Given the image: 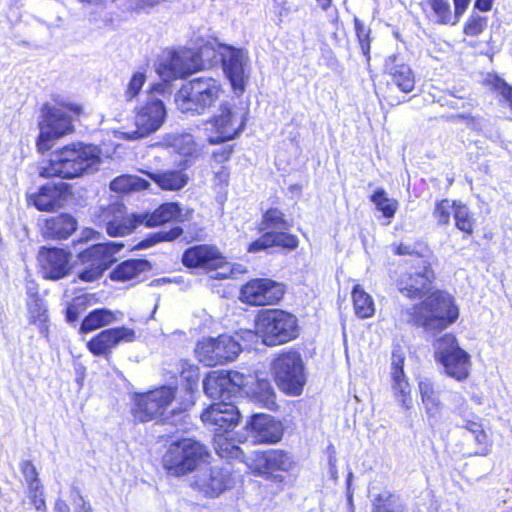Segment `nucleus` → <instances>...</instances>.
Segmentation results:
<instances>
[{
	"mask_svg": "<svg viewBox=\"0 0 512 512\" xmlns=\"http://www.w3.org/2000/svg\"><path fill=\"white\" fill-rule=\"evenodd\" d=\"M165 0H128V9L133 12H150Z\"/></svg>",
	"mask_w": 512,
	"mask_h": 512,
	"instance_id": "obj_56",
	"label": "nucleus"
},
{
	"mask_svg": "<svg viewBox=\"0 0 512 512\" xmlns=\"http://www.w3.org/2000/svg\"><path fill=\"white\" fill-rule=\"evenodd\" d=\"M83 112V107L70 98L55 96L51 102L43 105L39 121L38 151L50 150L53 142L73 132L74 121Z\"/></svg>",
	"mask_w": 512,
	"mask_h": 512,
	"instance_id": "obj_2",
	"label": "nucleus"
},
{
	"mask_svg": "<svg viewBox=\"0 0 512 512\" xmlns=\"http://www.w3.org/2000/svg\"><path fill=\"white\" fill-rule=\"evenodd\" d=\"M76 227V220L72 216L61 214L46 219L42 231L44 236L60 240L67 239Z\"/></svg>",
	"mask_w": 512,
	"mask_h": 512,
	"instance_id": "obj_31",
	"label": "nucleus"
},
{
	"mask_svg": "<svg viewBox=\"0 0 512 512\" xmlns=\"http://www.w3.org/2000/svg\"><path fill=\"white\" fill-rule=\"evenodd\" d=\"M136 333L128 327H116L101 331L87 342L88 350L94 356H103L108 358L113 349L121 342H133Z\"/></svg>",
	"mask_w": 512,
	"mask_h": 512,
	"instance_id": "obj_22",
	"label": "nucleus"
},
{
	"mask_svg": "<svg viewBox=\"0 0 512 512\" xmlns=\"http://www.w3.org/2000/svg\"><path fill=\"white\" fill-rule=\"evenodd\" d=\"M207 457L204 445L192 439H182L169 445L163 456V466L170 475L183 476L197 469Z\"/></svg>",
	"mask_w": 512,
	"mask_h": 512,
	"instance_id": "obj_7",
	"label": "nucleus"
},
{
	"mask_svg": "<svg viewBox=\"0 0 512 512\" xmlns=\"http://www.w3.org/2000/svg\"><path fill=\"white\" fill-rule=\"evenodd\" d=\"M457 203L458 202L456 201L451 202L448 199H443L437 202L433 216L439 225L449 224L451 213L454 214V207L457 205Z\"/></svg>",
	"mask_w": 512,
	"mask_h": 512,
	"instance_id": "obj_53",
	"label": "nucleus"
},
{
	"mask_svg": "<svg viewBox=\"0 0 512 512\" xmlns=\"http://www.w3.org/2000/svg\"><path fill=\"white\" fill-rule=\"evenodd\" d=\"M433 347L435 360L447 376L457 381H463L469 376L470 355L459 346L454 335L444 334L434 341Z\"/></svg>",
	"mask_w": 512,
	"mask_h": 512,
	"instance_id": "obj_8",
	"label": "nucleus"
},
{
	"mask_svg": "<svg viewBox=\"0 0 512 512\" xmlns=\"http://www.w3.org/2000/svg\"><path fill=\"white\" fill-rule=\"evenodd\" d=\"M243 339L256 337L267 346H276L295 339L298 335L297 319L291 313L280 309L262 310L255 320V331H243Z\"/></svg>",
	"mask_w": 512,
	"mask_h": 512,
	"instance_id": "obj_3",
	"label": "nucleus"
},
{
	"mask_svg": "<svg viewBox=\"0 0 512 512\" xmlns=\"http://www.w3.org/2000/svg\"><path fill=\"white\" fill-rule=\"evenodd\" d=\"M219 55L226 78L233 92L240 96L244 93L251 75V63L248 51L230 45H220Z\"/></svg>",
	"mask_w": 512,
	"mask_h": 512,
	"instance_id": "obj_12",
	"label": "nucleus"
},
{
	"mask_svg": "<svg viewBox=\"0 0 512 512\" xmlns=\"http://www.w3.org/2000/svg\"><path fill=\"white\" fill-rule=\"evenodd\" d=\"M426 4L432 10L436 22L454 25L459 21V18L456 21V15L454 16L455 20L452 21V12L448 0H427Z\"/></svg>",
	"mask_w": 512,
	"mask_h": 512,
	"instance_id": "obj_46",
	"label": "nucleus"
},
{
	"mask_svg": "<svg viewBox=\"0 0 512 512\" xmlns=\"http://www.w3.org/2000/svg\"><path fill=\"white\" fill-rule=\"evenodd\" d=\"M469 3L470 0H454L456 20L464 13Z\"/></svg>",
	"mask_w": 512,
	"mask_h": 512,
	"instance_id": "obj_64",
	"label": "nucleus"
},
{
	"mask_svg": "<svg viewBox=\"0 0 512 512\" xmlns=\"http://www.w3.org/2000/svg\"><path fill=\"white\" fill-rule=\"evenodd\" d=\"M180 227H174L169 231H159L149 235L136 245L137 249H146L162 241H173L182 234Z\"/></svg>",
	"mask_w": 512,
	"mask_h": 512,
	"instance_id": "obj_47",
	"label": "nucleus"
},
{
	"mask_svg": "<svg viewBox=\"0 0 512 512\" xmlns=\"http://www.w3.org/2000/svg\"><path fill=\"white\" fill-rule=\"evenodd\" d=\"M214 448L222 458H238L242 451L235 445L234 440L228 432H214Z\"/></svg>",
	"mask_w": 512,
	"mask_h": 512,
	"instance_id": "obj_43",
	"label": "nucleus"
},
{
	"mask_svg": "<svg viewBox=\"0 0 512 512\" xmlns=\"http://www.w3.org/2000/svg\"><path fill=\"white\" fill-rule=\"evenodd\" d=\"M162 190L177 191L182 189L188 183V176L182 171H164L158 173H148Z\"/></svg>",
	"mask_w": 512,
	"mask_h": 512,
	"instance_id": "obj_36",
	"label": "nucleus"
},
{
	"mask_svg": "<svg viewBox=\"0 0 512 512\" xmlns=\"http://www.w3.org/2000/svg\"><path fill=\"white\" fill-rule=\"evenodd\" d=\"M21 472L24 476L25 482H32L40 480L36 467L30 461H24L21 464Z\"/></svg>",
	"mask_w": 512,
	"mask_h": 512,
	"instance_id": "obj_60",
	"label": "nucleus"
},
{
	"mask_svg": "<svg viewBox=\"0 0 512 512\" xmlns=\"http://www.w3.org/2000/svg\"><path fill=\"white\" fill-rule=\"evenodd\" d=\"M73 504L76 512H93L90 503L84 499L78 489L72 491Z\"/></svg>",
	"mask_w": 512,
	"mask_h": 512,
	"instance_id": "obj_59",
	"label": "nucleus"
},
{
	"mask_svg": "<svg viewBox=\"0 0 512 512\" xmlns=\"http://www.w3.org/2000/svg\"><path fill=\"white\" fill-rule=\"evenodd\" d=\"M247 111L234 107L228 102L220 105L218 111L207 122V126L215 132L208 141L211 144L228 141L237 137L245 128Z\"/></svg>",
	"mask_w": 512,
	"mask_h": 512,
	"instance_id": "obj_13",
	"label": "nucleus"
},
{
	"mask_svg": "<svg viewBox=\"0 0 512 512\" xmlns=\"http://www.w3.org/2000/svg\"><path fill=\"white\" fill-rule=\"evenodd\" d=\"M89 20L96 24L105 25V26L112 23L111 15L107 11H104V10H102L99 15L97 13H91Z\"/></svg>",
	"mask_w": 512,
	"mask_h": 512,
	"instance_id": "obj_61",
	"label": "nucleus"
},
{
	"mask_svg": "<svg viewBox=\"0 0 512 512\" xmlns=\"http://www.w3.org/2000/svg\"><path fill=\"white\" fill-rule=\"evenodd\" d=\"M220 80L213 77H197L182 87L175 95V103L182 113L203 115L224 95Z\"/></svg>",
	"mask_w": 512,
	"mask_h": 512,
	"instance_id": "obj_4",
	"label": "nucleus"
},
{
	"mask_svg": "<svg viewBox=\"0 0 512 512\" xmlns=\"http://www.w3.org/2000/svg\"><path fill=\"white\" fill-rule=\"evenodd\" d=\"M243 331L235 335L222 334L218 337H206L198 341L195 353L198 360L205 366H216L232 362L243 350Z\"/></svg>",
	"mask_w": 512,
	"mask_h": 512,
	"instance_id": "obj_6",
	"label": "nucleus"
},
{
	"mask_svg": "<svg viewBox=\"0 0 512 512\" xmlns=\"http://www.w3.org/2000/svg\"><path fill=\"white\" fill-rule=\"evenodd\" d=\"M85 306V298L77 297L66 308V319L68 322H75L78 320L80 311Z\"/></svg>",
	"mask_w": 512,
	"mask_h": 512,
	"instance_id": "obj_57",
	"label": "nucleus"
},
{
	"mask_svg": "<svg viewBox=\"0 0 512 512\" xmlns=\"http://www.w3.org/2000/svg\"><path fill=\"white\" fill-rule=\"evenodd\" d=\"M422 403L426 412L431 417H437L442 410V403L434 385L429 380H421L418 384Z\"/></svg>",
	"mask_w": 512,
	"mask_h": 512,
	"instance_id": "obj_38",
	"label": "nucleus"
},
{
	"mask_svg": "<svg viewBox=\"0 0 512 512\" xmlns=\"http://www.w3.org/2000/svg\"><path fill=\"white\" fill-rule=\"evenodd\" d=\"M100 223L111 237H123L140 225L138 214H128L121 203H113L104 208L100 214Z\"/></svg>",
	"mask_w": 512,
	"mask_h": 512,
	"instance_id": "obj_18",
	"label": "nucleus"
},
{
	"mask_svg": "<svg viewBox=\"0 0 512 512\" xmlns=\"http://www.w3.org/2000/svg\"><path fill=\"white\" fill-rule=\"evenodd\" d=\"M243 383V373L238 371H212L204 382L203 387L207 396L212 399H230L239 393V387Z\"/></svg>",
	"mask_w": 512,
	"mask_h": 512,
	"instance_id": "obj_20",
	"label": "nucleus"
},
{
	"mask_svg": "<svg viewBox=\"0 0 512 512\" xmlns=\"http://www.w3.org/2000/svg\"><path fill=\"white\" fill-rule=\"evenodd\" d=\"M215 42L206 41L196 51L194 50V59L198 62L199 70L209 68L213 65L217 55L220 52L219 46Z\"/></svg>",
	"mask_w": 512,
	"mask_h": 512,
	"instance_id": "obj_44",
	"label": "nucleus"
},
{
	"mask_svg": "<svg viewBox=\"0 0 512 512\" xmlns=\"http://www.w3.org/2000/svg\"><path fill=\"white\" fill-rule=\"evenodd\" d=\"M240 418V413L235 405L225 401L211 404L202 414V421L215 426L214 432H228L234 428Z\"/></svg>",
	"mask_w": 512,
	"mask_h": 512,
	"instance_id": "obj_24",
	"label": "nucleus"
},
{
	"mask_svg": "<svg viewBox=\"0 0 512 512\" xmlns=\"http://www.w3.org/2000/svg\"><path fill=\"white\" fill-rule=\"evenodd\" d=\"M123 247L116 241L93 245L78 255L82 265L78 277L86 282L99 279L105 270L115 261L114 255Z\"/></svg>",
	"mask_w": 512,
	"mask_h": 512,
	"instance_id": "obj_11",
	"label": "nucleus"
},
{
	"mask_svg": "<svg viewBox=\"0 0 512 512\" xmlns=\"http://www.w3.org/2000/svg\"><path fill=\"white\" fill-rule=\"evenodd\" d=\"M195 487L207 497H217L233 485L229 470L213 467L196 476Z\"/></svg>",
	"mask_w": 512,
	"mask_h": 512,
	"instance_id": "obj_25",
	"label": "nucleus"
},
{
	"mask_svg": "<svg viewBox=\"0 0 512 512\" xmlns=\"http://www.w3.org/2000/svg\"><path fill=\"white\" fill-rule=\"evenodd\" d=\"M183 263L185 266L193 268L222 269L223 271L216 273L215 278L228 277V263L224 261L219 250L213 246L196 245L189 248L183 255Z\"/></svg>",
	"mask_w": 512,
	"mask_h": 512,
	"instance_id": "obj_21",
	"label": "nucleus"
},
{
	"mask_svg": "<svg viewBox=\"0 0 512 512\" xmlns=\"http://www.w3.org/2000/svg\"><path fill=\"white\" fill-rule=\"evenodd\" d=\"M146 82V75L144 72H135L126 85L124 97L127 102L133 101L141 92Z\"/></svg>",
	"mask_w": 512,
	"mask_h": 512,
	"instance_id": "obj_51",
	"label": "nucleus"
},
{
	"mask_svg": "<svg viewBox=\"0 0 512 512\" xmlns=\"http://www.w3.org/2000/svg\"><path fill=\"white\" fill-rule=\"evenodd\" d=\"M290 226L289 221L280 209L270 208L263 214L259 230L261 232L288 230Z\"/></svg>",
	"mask_w": 512,
	"mask_h": 512,
	"instance_id": "obj_41",
	"label": "nucleus"
},
{
	"mask_svg": "<svg viewBox=\"0 0 512 512\" xmlns=\"http://www.w3.org/2000/svg\"><path fill=\"white\" fill-rule=\"evenodd\" d=\"M377 95L379 97H383L387 103L391 106H395V105H398L402 102V100L398 99L397 97L393 96L392 93L390 91H384L382 89V87H379L378 90H377Z\"/></svg>",
	"mask_w": 512,
	"mask_h": 512,
	"instance_id": "obj_63",
	"label": "nucleus"
},
{
	"mask_svg": "<svg viewBox=\"0 0 512 512\" xmlns=\"http://www.w3.org/2000/svg\"><path fill=\"white\" fill-rule=\"evenodd\" d=\"M239 393L245 394L252 402L272 410L276 407V395L270 381L260 374H243Z\"/></svg>",
	"mask_w": 512,
	"mask_h": 512,
	"instance_id": "obj_23",
	"label": "nucleus"
},
{
	"mask_svg": "<svg viewBox=\"0 0 512 512\" xmlns=\"http://www.w3.org/2000/svg\"><path fill=\"white\" fill-rule=\"evenodd\" d=\"M285 293L284 285L271 279H253L242 286L240 299L250 305L277 304Z\"/></svg>",
	"mask_w": 512,
	"mask_h": 512,
	"instance_id": "obj_17",
	"label": "nucleus"
},
{
	"mask_svg": "<svg viewBox=\"0 0 512 512\" xmlns=\"http://www.w3.org/2000/svg\"><path fill=\"white\" fill-rule=\"evenodd\" d=\"M231 154H232V147L227 145V146L221 147L217 151H214L213 158L216 162L222 163V162L227 161L230 158Z\"/></svg>",
	"mask_w": 512,
	"mask_h": 512,
	"instance_id": "obj_62",
	"label": "nucleus"
},
{
	"mask_svg": "<svg viewBox=\"0 0 512 512\" xmlns=\"http://www.w3.org/2000/svg\"><path fill=\"white\" fill-rule=\"evenodd\" d=\"M454 220L455 225L459 230L467 234H471L473 232L474 220L470 215L468 207L463 205L461 202H458L454 207Z\"/></svg>",
	"mask_w": 512,
	"mask_h": 512,
	"instance_id": "obj_48",
	"label": "nucleus"
},
{
	"mask_svg": "<svg viewBox=\"0 0 512 512\" xmlns=\"http://www.w3.org/2000/svg\"><path fill=\"white\" fill-rule=\"evenodd\" d=\"M175 150L185 157H194L197 154L195 141L190 134L177 136L173 141Z\"/></svg>",
	"mask_w": 512,
	"mask_h": 512,
	"instance_id": "obj_52",
	"label": "nucleus"
},
{
	"mask_svg": "<svg viewBox=\"0 0 512 512\" xmlns=\"http://www.w3.org/2000/svg\"><path fill=\"white\" fill-rule=\"evenodd\" d=\"M385 71L403 93H409L414 89V74L409 65L397 55H391L385 60Z\"/></svg>",
	"mask_w": 512,
	"mask_h": 512,
	"instance_id": "obj_30",
	"label": "nucleus"
},
{
	"mask_svg": "<svg viewBox=\"0 0 512 512\" xmlns=\"http://www.w3.org/2000/svg\"><path fill=\"white\" fill-rule=\"evenodd\" d=\"M27 314L29 323L36 325L41 334L48 335V310L44 301L40 298L27 300Z\"/></svg>",
	"mask_w": 512,
	"mask_h": 512,
	"instance_id": "obj_37",
	"label": "nucleus"
},
{
	"mask_svg": "<svg viewBox=\"0 0 512 512\" xmlns=\"http://www.w3.org/2000/svg\"><path fill=\"white\" fill-rule=\"evenodd\" d=\"M460 426L473 435L476 444L475 454L485 456L490 452L491 441L480 422L474 419H464Z\"/></svg>",
	"mask_w": 512,
	"mask_h": 512,
	"instance_id": "obj_39",
	"label": "nucleus"
},
{
	"mask_svg": "<svg viewBox=\"0 0 512 512\" xmlns=\"http://www.w3.org/2000/svg\"><path fill=\"white\" fill-rule=\"evenodd\" d=\"M252 438L258 443H276L283 436V426L268 414H255L247 424Z\"/></svg>",
	"mask_w": 512,
	"mask_h": 512,
	"instance_id": "obj_28",
	"label": "nucleus"
},
{
	"mask_svg": "<svg viewBox=\"0 0 512 512\" xmlns=\"http://www.w3.org/2000/svg\"><path fill=\"white\" fill-rule=\"evenodd\" d=\"M162 84H156L150 91L147 102L137 109L134 126L135 129L128 132H119L121 137L127 140L144 138L161 128L166 118V108L162 100L154 97V91L162 89Z\"/></svg>",
	"mask_w": 512,
	"mask_h": 512,
	"instance_id": "obj_10",
	"label": "nucleus"
},
{
	"mask_svg": "<svg viewBox=\"0 0 512 512\" xmlns=\"http://www.w3.org/2000/svg\"><path fill=\"white\" fill-rule=\"evenodd\" d=\"M149 262L144 259H130L119 264L111 273V278L117 281H128L149 271Z\"/></svg>",
	"mask_w": 512,
	"mask_h": 512,
	"instance_id": "obj_34",
	"label": "nucleus"
},
{
	"mask_svg": "<svg viewBox=\"0 0 512 512\" xmlns=\"http://www.w3.org/2000/svg\"><path fill=\"white\" fill-rule=\"evenodd\" d=\"M354 26L361 51L369 59L371 30L357 17L354 18Z\"/></svg>",
	"mask_w": 512,
	"mask_h": 512,
	"instance_id": "obj_54",
	"label": "nucleus"
},
{
	"mask_svg": "<svg viewBox=\"0 0 512 512\" xmlns=\"http://www.w3.org/2000/svg\"><path fill=\"white\" fill-rule=\"evenodd\" d=\"M119 311H111L109 309H95L91 311L82 321L80 332L89 333L94 330L108 326L122 317Z\"/></svg>",
	"mask_w": 512,
	"mask_h": 512,
	"instance_id": "obj_33",
	"label": "nucleus"
},
{
	"mask_svg": "<svg viewBox=\"0 0 512 512\" xmlns=\"http://www.w3.org/2000/svg\"><path fill=\"white\" fill-rule=\"evenodd\" d=\"M244 461L254 474L274 477H277L276 473L289 472L295 466L292 455L280 449L254 451Z\"/></svg>",
	"mask_w": 512,
	"mask_h": 512,
	"instance_id": "obj_15",
	"label": "nucleus"
},
{
	"mask_svg": "<svg viewBox=\"0 0 512 512\" xmlns=\"http://www.w3.org/2000/svg\"><path fill=\"white\" fill-rule=\"evenodd\" d=\"M271 369L275 381L284 393L298 396L306 383L304 363L296 351H286L279 354L272 362Z\"/></svg>",
	"mask_w": 512,
	"mask_h": 512,
	"instance_id": "obj_9",
	"label": "nucleus"
},
{
	"mask_svg": "<svg viewBox=\"0 0 512 512\" xmlns=\"http://www.w3.org/2000/svg\"><path fill=\"white\" fill-rule=\"evenodd\" d=\"M176 388L162 386L135 397L133 416L140 422H148L161 417L175 399Z\"/></svg>",
	"mask_w": 512,
	"mask_h": 512,
	"instance_id": "obj_14",
	"label": "nucleus"
},
{
	"mask_svg": "<svg viewBox=\"0 0 512 512\" xmlns=\"http://www.w3.org/2000/svg\"><path fill=\"white\" fill-rule=\"evenodd\" d=\"M287 230L270 231L273 246H280L293 250L298 246V239L295 235L289 234Z\"/></svg>",
	"mask_w": 512,
	"mask_h": 512,
	"instance_id": "obj_55",
	"label": "nucleus"
},
{
	"mask_svg": "<svg viewBox=\"0 0 512 512\" xmlns=\"http://www.w3.org/2000/svg\"><path fill=\"white\" fill-rule=\"evenodd\" d=\"M459 317V309L453 297L437 291L415 308V321L427 332L437 333L453 324Z\"/></svg>",
	"mask_w": 512,
	"mask_h": 512,
	"instance_id": "obj_5",
	"label": "nucleus"
},
{
	"mask_svg": "<svg viewBox=\"0 0 512 512\" xmlns=\"http://www.w3.org/2000/svg\"><path fill=\"white\" fill-rule=\"evenodd\" d=\"M485 83L489 86L493 91L497 92L504 101H506L509 107L512 109V86L506 83L503 79L498 77L497 75L489 74Z\"/></svg>",
	"mask_w": 512,
	"mask_h": 512,
	"instance_id": "obj_49",
	"label": "nucleus"
},
{
	"mask_svg": "<svg viewBox=\"0 0 512 512\" xmlns=\"http://www.w3.org/2000/svg\"><path fill=\"white\" fill-rule=\"evenodd\" d=\"M270 247H273L271 235L269 234V232H264V234L259 239L253 241L249 245L248 251L250 253H257Z\"/></svg>",
	"mask_w": 512,
	"mask_h": 512,
	"instance_id": "obj_58",
	"label": "nucleus"
},
{
	"mask_svg": "<svg viewBox=\"0 0 512 512\" xmlns=\"http://www.w3.org/2000/svg\"><path fill=\"white\" fill-rule=\"evenodd\" d=\"M180 214L181 209L177 203H164L152 213L139 215L140 224H145L147 227H155L178 220Z\"/></svg>",
	"mask_w": 512,
	"mask_h": 512,
	"instance_id": "obj_32",
	"label": "nucleus"
},
{
	"mask_svg": "<svg viewBox=\"0 0 512 512\" xmlns=\"http://www.w3.org/2000/svg\"><path fill=\"white\" fill-rule=\"evenodd\" d=\"M371 512H407V507L400 496L383 490L374 496Z\"/></svg>",
	"mask_w": 512,
	"mask_h": 512,
	"instance_id": "obj_35",
	"label": "nucleus"
},
{
	"mask_svg": "<svg viewBox=\"0 0 512 512\" xmlns=\"http://www.w3.org/2000/svg\"><path fill=\"white\" fill-rule=\"evenodd\" d=\"M487 22V17L472 13L464 25L463 32L467 36H479L486 29Z\"/></svg>",
	"mask_w": 512,
	"mask_h": 512,
	"instance_id": "obj_50",
	"label": "nucleus"
},
{
	"mask_svg": "<svg viewBox=\"0 0 512 512\" xmlns=\"http://www.w3.org/2000/svg\"><path fill=\"white\" fill-rule=\"evenodd\" d=\"M404 360L405 355L401 349L393 351L390 375L394 398L405 409H410L412 405L411 388L404 374Z\"/></svg>",
	"mask_w": 512,
	"mask_h": 512,
	"instance_id": "obj_27",
	"label": "nucleus"
},
{
	"mask_svg": "<svg viewBox=\"0 0 512 512\" xmlns=\"http://www.w3.org/2000/svg\"><path fill=\"white\" fill-rule=\"evenodd\" d=\"M42 273L46 279L59 280L68 275L70 271V256L58 248H42L38 254Z\"/></svg>",
	"mask_w": 512,
	"mask_h": 512,
	"instance_id": "obj_26",
	"label": "nucleus"
},
{
	"mask_svg": "<svg viewBox=\"0 0 512 512\" xmlns=\"http://www.w3.org/2000/svg\"><path fill=\"white\" fill-rule=\"evenodd\" d=\"M149 186V181L137 175H121L110 183V189L120 193L141 191L147 189Z\"/></svg>",
	"mask_w": 512,
	"mask_h": 512,
	"instance_id": "obj_42",
	"label": "nucleus"
},
{
	"mask_svg": "<svg viewBox=\"0 0 512 512\" xmlns=\"http://www.w3.org/2000/svg\"><path fill=\"white\" fill-rule=\"evenodd\" d=\"M352 301L354 312L359 318L365 319L374 315L375 305L373 299L360 285L354 286Z\"/></svg>",
	"mask_w": 512,
	"mask_h": 512,
	"instance_id": "obj_40",
	"label": "nucleus"
},
{
	"mask_svg": "<svg viewBox=\"0 0 512 512\" xmlns=\"http://www.w3.org/2000/svg\"><path fill=\"white\" fill-rule=\"evenodd\" d=\"M199 65L194 59V50L183 47L169 51L160 60L157 72L165 82H169L199 71Z\"/></svg>",
	"mask_w": 512,
	"mask_h": 512,
	"instance_id": "obj_16",
	"label": "nucleus"
},
{
	"mask_svg": "<svg viewBox=\"0 0 512 512\" xmlns=\"http://www.w3.org/2000/svg\"><path fill=\"white\" fill-rule=\"evenodd\" d=\"M371 202L376 208L382 212L386 218H393L397 209L398 202L395 199L389 198L387 193L382 188H378L370 197Z\"/></svg>",
	"mask_w": 512,
	"mask_h": 512,
	"instance_id": "obj_45",
	"label": "nucleus"
},
{
	"mask_svg": "<svg viewBox=\"0 0 512 512\" xmlns=\"http://www.w3.org/2000/svg\"><path fill=\"white\" fill-rule=\"evenodd\" d=\"M417 266L412 267L410 271L401 275L397 286L399 291L408 298H421L430 291L433 271L427 262L418 257Z\"/></svg>",
	"mask_w": 512,
	"mask_h": 512,
	"instance_id": "obj_19",
	"label": "nucleus"
},
{
	"mask_svg": "<svg viewBox=\"0 0 512 512\" xmlns=\"http://www.w3.org/2000/svg\"><path fill=\"white\" fill-rule=\"evenodd\" d=\"M100 149L81 142L66 145L52 154L40 175L44 178L73 179L98 171L101 163Z\"/></svg>",
	"mask_w": 512,
	"mask_h": 512,
	"instance_id": "obj_1",
	"label": "nucleus"
},
{
	"mask_svg": "<svg viewBox=\"0 0 512 512\" xmlns=\"http://www.w3.org/2000/svg\"><path fill=\"white\" fill-rule=\"evenodd\" d=\"M67 184H46L38 192L28 194V202L40 211H53L62 206Z\"/></svg>",
	"mask_w": 512,
	"mask_h": 512,
	"instance_id": "obj_29",
	"label": "nucleus"
}]
</instances>
